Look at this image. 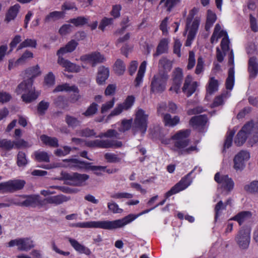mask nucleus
I'll return each mask as SVG.
<instances>
[{"label": "nucleus", "mask_w": 258, "mask_h": 258, "mask_svg": "<svg viewBox=\"0 0 258 258\" xmlns=\"http://www.w3.org/2000/svg\"><path fill=\"white\" fill-rule=\"evenodd\" d=\"M134 218L131 215L114 221H98L79 222L75 224V226L80 228H96L106 230H113L121 228L130 222Z\"/></svg>", "instance_id": "nucleus-1"}, {"label": "nucleus", "mask_w": 258, "mask_h": 258, "mask_svg": "<svg viewBox=\"0 0 258 258\" xmlns=\"http://www.w3.org/2000/svg\"><path fill=\"white\" fill-rule=\"evenodd\" d=\"M190 131L189 130L181 131L175 134L172 139L175 140L174 142V151L179 155L190 154L194 151H198L196 146H190L187 148L189 141L187 138L189 135Z\"/></svg>", "instance_id": "nucleus-2"}, {"label": "nucleus", "mask_w": 258, "mask_h": 258, "mask_svg": "<svg viewBox=\"0 0 258 258\" xmlns=\"http://www.w3.org/2000/svg\"><path fill=\"white\" fill-rule=\"evenodd\" d=\"M18 94H22L21 98L26 103L35 100L39 96L40 92L36 91L33 87L32 79H28L21 82L16 89Z\"/></svg>", "instance_id": "nucleus-3"}, {"label": "nucleus", "mask_w": 258, "mask_h": 258, "mask_svg": "<svg viewBox=\"0 0 258 258\" xmlns=\"http://www.w3.org/2000/svg\"><path fill=\"white\" fill-rule=\"evenodd\" d=\"M8 202V203H2L3 205H7L4 206V208L9 207L12 205L23 207H35L40 204L39 197L36 195H21L9 199Z\"/></svg>", "instance_id": "nucleus-4"}, {"label": "nucleus", "mask_w": 258, "mask_h": 258, "mask_svg": "<svg viewBox=\"0 0 258 258\" xmlns=\"http://www.w3.org/2000/svg\"><path fill=\"white\" fill-rule=\"evenodd\" d=\"M196 12L197 10L195 8H194L190 11L186 19L185 30L183 34L185 35L187 31H188L187 38L185 43V45L186 46H189L191 45L192 41L195 38L198 31L199 25V22L198 20H195L192 22L191 25H190Z\"/></svg>", "instance_id": "nucleus-5"}, {"label": "nucleus", "mask_w": 258, "mask_h": 258, "mask_svg": "<svg viewBox=\"0 0 258 258\" xmlns=\"http://www.w3.org/2000/svg\"><path fill=\"white\" fill-rule=\"evenodd\" d=\"M148 116L149 114H147L145 111L141 108H138L133 125L134 134L137 132H140L142 134L146 133L148 126Z\"/></svg>", "instance_id": "nucleus-6"}, {"label": "nucleus", "mask_w": 258, "mask_h": 258, "mask_svg": "<svg viewBox=\"0 0 258 258\" xmlns=\"http://www.w3.org/2000/svg\"><path fill=\"white\" fill-rule=\"evenodd\" d=\"M214 179L218 183V189L224 196L228 195L234 188V182L227 175H221L217 172Z\"/></svg>", "instance_id": "nucleus-7"}, {"label": "nucleus", "mask_w": 258, "mask_h": 258, "mask_svg": "<svg viewBox=\"0 0 258 258\" xmlns=\"http://www.w3.org/2000/svg\"><path fill=\"white\" fill-rule=\"evenodd\" d=\"M255 127H258V123L253 126L252 122H248L245 124L237 134L234 143L237 146L242 145L246 141L248 136L250 134H255Z\"/></svg>", "instance_id": "nucleus-8"}, {"label": "nucleus", "mask_w": 258, "mask_h": 258, "mask_svg": "<svg viewBox=\"0 0 258 258\" xmlns=\"http://www.w3.org/2000/svg\"><path fill=\"white\" fill-rule=\"evenodd\" d=\"M169 78L168 75L158 74L154 76L151 82V92L154 93H161L166 89V82Z\"/></svg>", "instance_id": "nucleus-9"}, {"label": "nucleus", "mask_w": 258, "mask_h": 258, "mask_svg": "<svg viewBox=\"0 0 258 258\" xmlns=\"http://www.w3.org/2000/svg\"><path fill=\"white\" fill-rule=\"evenodd\" d=\"M235 241L240 249H247L250 241V229L241 227L235 237Z\"/></svg>", "instance_id": "nucleus-10"}, {"label": "nucleus", "mask_w": 258, "mask_h": 258, "mask_svg": "<svg viewBox=\"0 0 258 258\" xmlns=\"http://www.w3.org/2000/svg\"><path fill=\"white\" fill-rule=\"evenodd\" d=\"M87 147L91 148H118L122 146V142L116 140H95L89 141L85 143Z\"/></svg>", "instance_id": "nucleus-11"}, {"label": "nucleus", "mask_w": 258, "mask_h": 258, "mask_svg": "<svg viewBox=\"0 0 258 258\" xmlns=\"http://www.w3.org/2000/svg\"><path fill=\"white\" fill-rule=\"evenodd\" d=\"M196 168V167H195L191 172L188 173L185 176L182 177L178 182L172 187V188L165 194V198L167 199L172 195L178 193V192L186 188L192 182V179L190 177V176L195 170Z\"/></svg>", "instance_id": "nucleus-12"}, {"label": "nucleus", "mask_w": 258, "mask_h": 258, "mask_svg": "<svg viewBox=\"0 0 258 258\" xmlns=\"http://www.w3.org/2000/svg\"><path fill=\"white\" fill-rule=\"evenodd\" d=\"M25 181L23 180H10L0 183L1 193H12L23 188Z\"/></svg>", "instance_id": "nucleus-13"}, {"label": "nucleus", "mask_w": 258, "mask_h": 258, "mask_svg": "<svg viewBox=\"0 0 258 258\" xmlns=\"http://www.w3.org/2000/svg\"><path fill=\"white\" fill-rule=\"evenodd\" d=\"M9 247L17 246L20 251H28L34 247L33 241L29 238H20L11 240L8 243Z\"/></svg>", "instance_id": "nucleus-14"}, {"label": "nucleus", "mask_w": 258, "mask_h": 258, "mask_svg": "<svg viewBox=\"0 0 258 258\" xmlns=\"http://www.w3.org/2000/svg\"><path fill=\"white\" fill-rule=\"evenodd\" d=\"M80 59L82 61L91 63L92 67H94L97 64L103 62L105 60V58L100 52L95 51L82 55Z\"/></svg>", "instance_id": "nucleus-15"}, {"label": "nucleus", "mask_w": 258, "mask_h": 258, "mask_svg": "<svg viewBox=\"0 0 258 258\" xmlns=\"http://www.w3.org/2000/svg\"><path fill=\"white\" fill-rule=\"evenodd\" d=\"M250 158L249 153L247 151L241 150L234 157L233 159L234 168L236 170H241L245 167V162Z\"/></svg>", "instance_id": "nucleus-16"}, {"label": "nucleus", "mask_w": 258, "mask_h": 258, "mask_svg": "<svg viewBox=\"0 0 258 258\" xmlns=\"http://www.w3.org/2000/svg\"><path fill=\"white\" fill-rule=\"evenodd\" d=\"M71 162L74 164H75V167H76L79 168H88L90 170L94 171V173L97 175H101L102 172H105V169L106 168V166H89L88 167L89 165H90V163H86L84 161H81L77 159H71Z\"/></svg>", "instance_id": "nucleus-17"}, {"label": "nucleus", "mask_w": 258, "mask_h": 258, "mask_svg": "<svg viewBox=\"0 0 258 258\" xmlns=\"http://www.w3.org/2000/svg\"><path fill=\"white\" fill-rule=\"evenodd\" d=\"M135 102V97L133 96H128L124 102L118 104L109 114L108 118L119 114L123 110H127L130 108L134 104Z\"/></svg>", "instance_id": "nucleus-18"}, {"label": "nucleus", "mask_w": 258, "mask_h": 258, "mask_svg": "<svg viewBox=\"0 0 258 258\" xmlns=\"http://www.w3.org/2000/svg\"><path fill=\"white\" fill-rule=\"evenodd\" d=\"M89 178V176L86 174L73 173L67 175V179L71 182V184L76 186H82L84 183Z\"/></svg>", "instance_id": "nucleus-19"}, {"label": "nucleus", "mask_w": 258, "mask_h": 258, "mask_svg": "<svg viewBox=\"0 0 258 258\" xmlns=\"http://www.w3.org/2000/svg\"><path fill=\"white\" fill-rule=\"evenodd\" d=\"M192 81V77L188 75L186 77L183 86L182 87V91L186 94L187 97L190 96L196 90L198 86L197 82Z\"/></svg>", "instance_id": "nucleus-20"}, {"label": "nucleus", "mask_w": 258, "mask_h": 258, "mask_svg": "<svg viewBox=\"0 0 258 258\" xmlns=\"http://www.w3.org/2000/svg\"><path fill=\"white\" fill-rule=\"evenodd\" d=\"M57 62L63 68H65L66 70L68 72L78 73L81 71L80 66L73 63L68 60L64 59L61 56H59L58 57Z\"/></svg>", "instance_id": "nucleus-21"}, {"label": "nucleus", "mask_w": 258, "mask_h": 258, "mask_svg": "<svg viewBox=\"0 0 258 258\" xmlns=\"http://www.w3.org/2000/svg\"><path fill=\"white\" fill-rule=\"evenodd\" d=\"M172 61L168 59L167 57H161L158 63V68L159 74H165L168 75L172 68Z\"/></svg>", "instance_id": "nucleus-22"}, {"label": "nucleus", "mask_w": 258, "mask_h": 258, "mask_svg": "<svg viewBox=\"0 0 258 258\" xmlns=\"http://www.w3.org/2000/svg\"><path fill=\"white\" fill-rule=\"evenodd\" d=\"M109 76V70L103 66H100L98 69L96 78L97 83L99 85H103Z\"/></svg>", "instance_id": "nucleus-23"}, {"label": "nucleus", "mask_w": 258, "mask_h": 258, "mask_svg": "<svg viewBox=\"0 0 258 258\" xmlns=\"http://www.w3.org/2000/svg\"><path fill=\"white\" fill-rule=\"evenodd\" d=\"M248 71L249 77L251 79H254L258 74V62L256 58L251 57L248 60Z\"/></svg>", "instance_id": "nucleus-24"}, {"label": "nucleus", "mask_w": 258, "mask_h": 258, "mask_svg": "<svg viewBox=\"0 0 258 258\" xmlns=\"http://www.w3.org/2000/svg\"><path fill=\"white\" fill-rule=\"evenodd\" d=\"M78 43L74 40L69 41L65 46L61 47L57 51V55L58 57L61 56L64 54L73 52L77 47Z\"/></svg>", "instance_id": "nucleus-25"}, {"label": "nucleus", "mask_w": 258, "mask_h": 258, "mask_svg": "<svg viewBox=\"0 0 258 258\" xmlns=\"http://www.w3.org/2000/svg\"><path fill=\"white\" fill-rule=\"evenodd\" d=\"M207 120V116L206 115L195 116L190 119L189 124L194 127H197L205 125Z\"/></svg>", "instance_id": "nucleus-26"}, {"label": "nucleus", "mask_w": 258, "mask_h": 258, "mask_svg": "<svg viewBox=\"0 0 258 258\" xmlns=\"http://www.w3.org/2000/svg\"><path fill=\"white\" fill-rule=\"evenodd\" d=\"M251 213L249 211H242L238 213L235 216L231 218L230 220L237 221L239 225H242L244 222L250 219L251 217Z\"/></svg>", "instance_id": "nucleus-27"}, {"label": "nucleus", "mask_w": 258, "mask_h": 258, "mask_svg": "<svg viewBox=\"0 0 258 258\" xmlns=\"http://www.w3.org/2000/svg\"><path fill=\"white\" fill-rule=\"evenodd\" d=\"M218 81L217 80L215 79L214 77L210 78L206 87V98L208 97L209 95H212L218 90Z\"/></svg>", "instance_id": "nucleus-28"}, {"label": "nucleus", "mask_w": 258, "mask_h": 258, "mask_svg": "<svg viewBox=\"0 0 258 258\" xmlns=\"http://www.w3.org/2000/svg\"><path fill=\"white\" fill-rule=\"evenodd\" d=\"M64 12L63 11H53L49 13L45 18V23L54 22L64 17Z\"/></svg>", "instance_id": "nucleus-29"}, {"label": "nucleus", "mask_w": 258, "mask_h": 258, "mask_svg": "<svg viewBox=\"0 0 258 258\" xmlns=\"http://www.w3.org/2000/svg\"><path fill=\"white\" fill-rule=\"evenodd\" d=\"M69 241L70 242L71 245L74 248V249L79 251L80 253H83L86 255H90L91 253L90 250L84 246V245L79 243L76 240L72 239L71 238H69Z\"/></svg>", "instance_id": "nucleus-30"}, {"label": "nucleus", "mask_w": 258, "mask_h": 258, "mask_svg": "<svg viewBox=\"0 0 258 258\" xmlns=\"http://www.w3.org/2000/svg\"><path fill=\"white\" fill-rule=\"evenodd\" d=\"M70 200V198L62 195H57L50 197L45 199L46 202L48 204H53L55 205H60L63 202H67Z\"/></svg>", "instance_id": "nucleus-31"}, {"label": "nucleus", "mask_w": 258, "mask_h": 258, "mask_svg": "<svg viewBox=\"0 0 258 258\" xmlns=\"http://www.w3.org/2000/svg\"><path fill=\"white\" fill-rule=\"evenodd\" d=\"M163 122L165 126H174L177 124L180 120L178 116H174L172 117L170 114L166 113L163 117Z\"/></svg>", "instance_id": "nucleus-32"}, {"label": "nucleus", "mask_w": 258, "mask_h": 258, "mask_svg": "<svg viewBox=\"0 0 258 258\" xmlns=\"http://www.w3.org/2000/svg\"><path fill=\"white\" fill-rule=\"evenodd\" d=\"M33 57V53L28 50H26L21 57L15 61V66L24 64Z\"/></svg>", "instance_id": "nucleus-33"}, {"label": "nucleus", "mask_w": 258, "mask_h": 258, "mask_svg": "<svg viewBox=\"0 0 258 258\" xmlns=\"http://www.w3.org/2000/svg\"><path fill=\"white\" fill-rule=\"evenodd\" d=\"M168 41L167 39H162L159 43L156 52L153 54L154 57L159 56V55L165 53L168 49Z\"/></svg>", "instance_id": "nucleus-34"}, {"label": "nucleus", "mask_w": 258, "mask_h": 258, "mask_svg": "<svg viewBox=\"0 0 258 258\" xmlns=\"http://www.w3.org/2000/svg\"><path fill=\"white\" fill-rule=\"evenodd\" d=\"M89 17L79 16L76 18L71 19L69 22L74 24L76 27H81L88 24Z\"/></svg>", "instance_id": "nucleus-35"}, {"label": "nucleus", "mask_w": 258, "mask_h": 258, "mask_svg": "<svg viewBox=\"0 0 258 258\" xmlns=\"http://www.w3.org/2000/svg\"><path fill=\"white\" fill-rule=\"evenodd\" d=\"M37 46V41L34 39L27 38L21 42L18 46L17 50L18 51L22 48L26 47L36 48Z\"/></svg>", "instance_id": "nucleus-36"}, {"label": "nucleus", "mask_w": 258, "mask_h": 258, "mask_svg": "<svg viewBox=\"0 0 258 258\" xmlns=\"http://www.w3.org/2000/svg\"><path fill=\"white\" fill-rule=\"evenodd\" d=\"M40 139L42 142L46 145H48L53 147H57L58 146V140L56 138H52L43 135L41 136Z\"/></svg>", "instance_id": "nucleus-37"}, {"label": "nucleus", "mask_w": 258, "mask_h": 258, "mask_svg": "<svg viewBox=\"0 0 258 258\" xmlns=\"http://www.w3.org/2000/svg\"><path fill=\"white\" fill-rule=\"evenodd\" d=\"M73 91L77 92L78 88L75 86H70L68 84H63L61 85H57L55 88L53 90V93H56L61 91Z\"/></svg>", "instance_id": "nucleus-38"}, {"label": "nucleus", "mask_w": 258, "mask_h": 258, "mask_svg": "<svg viewBox=\"0 0 258 258\" xmlns=\"http://www.w3.org/2000/svg\"><path fill=\"white\" fill-rule=\"evenodd\" d=\"M125 65L123 61L120 59H117L115 61L113 67L115 74L118 75H122L125 72Z\"/></svg>", "instance_id": "nucleus-39"}, {"label": "nucleus", "mask_w": 258, "mask_h": 258, "mask_svg": "<svg viewBox=\"0 0 258 258\" xmlns=\"http://www.w3.org/2000/svg\"><path fill=\"white\" fill-rule=\"evenodd\" d=\"M216 20V15L211 11L208 10L207 13V21L205 25V29L207 31H209L211 27Z\"/></svg>", "instance_id": "nucleus-40"}, {"label": "nucleus", "mask_w": 258, "mask_h": 258, "mask_svg": "<svg viewBox=\"0 0 258 258\" xmlns=\"http://www.w3.org/2000/svg\"><path fill=\"white\" fill-rule=\"evenodd\" d=\"M26 73L28 75V79H32L33 81V79L41 74L40 68L37 64L35 66L28 68L26 70Z\"/></svg>", "instance_id": "nucleus-41"}, {"label": "nucleus", "mask_w": 258, "mask_h": 258, "mask_svg": "<svg viewBox=\"0 0 258 258\" xmlns=\"http://www.w3.org/2000/svg\"><path fill=\"white\" fill-rule=\"evenodd\" d=\"M35 159L38 162H49V156L44 151H35L34 153Z\"/></svg>", "instance_id": "nucleus-42"}, {"label": "nucleus", "mask_w": 258, "mask_h": 258, "mask_svg": "<svg viewBox=\"0 0 258 258\" xmlns=\"http://www.w3.org/2000/svg\"><path fill=\"white\" fill-rule=\"evenodd\" d=\"M20 6L18 4L11 7L6 15V20L8 22L15 19L19 11Z\"/></svg>", "instance_id": "nucleus-43"}, {"label": "nucleus", "mask_w": 258, "mask_h": 258, "mask_svg": "<svg viewBox=\"0 0 258 258\" xmlns=\"http://www.w3.org/2000/svg\"><path fill=\"white\" fill-rule=\"evenodd\" d=\"M234 83V68L231 67L228 71V76L226 81V87L227 89L231 90Z\"/></svg>", "instance_id": "nucleus-44"}, {"label": "nucleus", "mask_w": 258, "mask_h": 258, "mask_svg": "<svg viewBox=\"0 0 258 258\" xmlns=\"http://www.w3.org/2000/svg\"><path fill=\"white\" fill-rule=\"evenodd\" d=\"M28 162L26 154L22 151H19L17 157V165L19 167H24L27 165Z\"/></svg>", "instance_id": "nucleus-45"}, {"label": "nucleus", "mask_w": 258, "mask_h": 258, "mask_svg": "<svg viewBox=\"0 0 258 258\" xmlns=\"http://www.w3.org/2000/svg\"><path fill=\"white\" fill-rule=\"evenodd\" d=\"M183 78V73L182 70L179 68H177L172 72V80L174 83L181 84Z\"/></svg>", "instance_id": "nucleus-46"}, {"label": "nucleus", "mask_w": 258, "mask_h": 258, "mask_svg": "<svg viewBox=\"0 0 258 258\" xmlns=\"http://www.w3.org/2000/svg\"><path fill=\"white\" fill-rule=\"evenodd\" d=\"M14 148L13 141L7 139L0 140V149L10 151Z\"/></svg>", "instance_id": "nucleus-47"}, {"label": "nucleus", "mask_w": 258, "mask_h": 258, "mask_svg": "<svg viewBox=\"0 0 258 258\" xmlns=\"http://www.w3.org/2000/svg\"><path fill=\"white\" fill-rule=\"evenodd\" d=\"M65 121L69 127L75 128L80 124L78 119L69 114H67L65 117Z\"/></svg>", "instance_id": "nucleus-48"}, {"label": "nucleus", "mask_w": 258, "mask_h": 258, "mask_svg": "<svg viewBox=\"0 0 258 258\" xmlns=\"http://www.w3.org/2000/svg\"><path fill=\"white\" fill-rule=\"evenodd\" d=\"M225 209H226V205L224 204L222 201L220 200L215 205L214 208L215 221H217L219 217L221 215L222 211Z\"/></svg>", "instance_id": "nucleus-49"}, {"label": "nucleus", "mask_w": 258, "mask_h": 258, "mask_svg": "<svg viewBox=\"0 0 258 258\" xmlns=\"http://www.w3.org/2000/svg\"><path fill=\"white\" fill-rule=\"evenodd\" d=\"M244 189L245 191L250 193H258V181L254 180L246 184Z\"/></svg>", "instance_id": "nucleus-50"}, {"label": "nucleus", "mask_w": 258, "mask_h": 258, "mask_svg": "<svg viewBox=\"0 0 258 258\" xmlns=\"http://www.w3.org/2000/svg\"><path fill=\"white\" fill-rule=\"evenodd\" d=\"M234 134L235 132L233 131H230L227 133L224 144L223 152H224L226 149H228L231 146L233 137L234 135Z\"/></svg>", "instance_id": "nucleus-51"}, {"label": "nucleus", "mask_w": 258, "mask_h": 258, "mask_svg": "<svg viewBox=\"0 0 258 258\" xmlns=\"http://www.w3.org/2000/svg\"><path fill=\"white\" fill-rule=\"evenodd\" d=\"M49 106V103L44 100L40 101L37 108V113L39 115H43L45 113Z\"/></svg>", "instance_id": "nucleus-52"}, {"label": "nucleus", "mask_w": 258, "mask_h": 258, "mask_svg": "<svg viewBox=\"0 0 258 258\" xmlns=\"http://www.w3.org/2000/svg\"><path fill=\"white\" fill-rule=\"evenodd\" d=\"M14 148L20 149L22 148H29L32 145L29 144L27 141H25L23 139H16L13 141Z\"/></svg>", "instance_id": "nucleus-53"}, {"label": "nucleus", "mask_w": 258, "mask_h": 258, "mask_svg": "<svg viewBox=\"0 0 258 258\" xmlns=\"http://www.w3.org/2000/svg\"><path fill=\"white\" fill-rule=\"evenodd\" d=\"M179 2L180 0H161L160 4L164 3V6L166 8V10L170 12Z\"/></svg>", "instance_id": "nucleus-54"}, {"label": "nucleus", "mask_w": 258, "mask_h": 258, "mask_svg": "<svg viewBox=\"0 0 258 258\" xmlns=\"http://www.w3.org/2000/svg\"><path fill=\"white\" fill-rule=\"evenodd\" d=\"M97 107L98 105L96 103H92L83 114L86 116H92L96 113L98 109Z\"/></svg>", "instance_id": "nucleus-55"}, {"label": "nucleus", "mask_w": 258, "mask_h": 258, "mask_svg": "<svg viewBox=\"0 0 258 258\" xmlns=\"http://www.w3.org/2000/svg\"><path fill=\"white\" fill-rule=\"evenodd\" d=\"M110 197L115 199H131L133 195L128 192H116L111 194Z\"/></svg>", "instance_id": "nucleus-56"}, {"label": "nucleus", "mask_w": 258, "mask_h": 258, "mask_svg": "<svg viewBox=\"0 0 258 258\" xmlns=\"http://www.w3.org/2000/svg\"><path fill=\"white\" fill-rule=\"evenodd\" d=\"M107 207L109 211L113 213H121L122 209L119 208L118 205L114 202L108 203Z\"/></svg>", "instance_id": "nucleus-57"}, {"label": "nucleus", "mask_w": 258, "mask_h": 258, "mask_svg": "<svg viewBox=\"0 0 258 258\" xmlns=\"http://www.w3.org/2000/svg\"><path fill=\"white\" fill-rule=\"evenodd\" d=\"M80 136L84 137H90L92 136H95L96 133L94 130H91L89 128L80 130L79 132Z\"/></svg>", "instance_id": "nucleus-58"}, {"label": "nucleus", "mask_w": 258, "mask_h": 258, "mask_svg": "<svg viewBox=\"0 0 258 258\" xmlns=\"http://www.w3.org/2000/svg\"><path fill=\"white\" fill-rule=\"evenodd\" d=\"M105 159L110 163H115L119 161L120 159L117 157V155L111 153H107L104 155Z\"/></svg>", "instance_id": "nucleus-59"}, {"label": "nucleus", "mask_w": 258, "mask_h": 258, "mask_svg": "<svg viewBox=\"0 0 258 258\" xmlns=\"http://www.w3.org/2000/svg\"><path fill=\"white\" fill-rule=\"evenodd\" d=\"M114 98H113L111 100L103 104L101 108V112L104 113L107 112L109 109L112 108L114 104Z\"/></svg>", "instance_id": "nucleus-60"}, {"label": "nucleus", "mask_w": 258, "mask_h": 258, "mask_svg": "<svg viewBox=\"0 0 258 258\" xmlns=\"http://www.w3.org/2000/svg\"><path fill=\"white\" fill-rule=\"evenodd\" d=\"M226 97L225 94H222L221 95L215 97L213 103L212 105L213 107H217L220 105H222L224 103V98Z\"/></svg>", "instance_id": "nucleus-61"}, {"label": "nucleus", "mask_w": 258, "mask_h": 258, "mask_svg": "<svg viewBox=\"0 0 258 258\" xmlns=\"http://www.w3.org/2000/svg\"><path fill=\"white\" fill-rule=\"evenodd\" d=\"M21 41V36L19 35H17L15 36L10 44V49L9 51V52H8V53H10V52H11L13 51V49L15 47H16V46L17 45V44H19V43H20Z\"/></svg>", "instance_id": "nucleus-62"}, {"label": "nucleus", "mask_w": 258, "mask_h": 258, "mask_svg": "<svg viewBox=\"0 0 258 258\" xmlns=\"http://www.w3.org/2000/svg\"><path fill=\"white\" fill-rule=\"evenodd\" d=\"M113 22V18H104L102 20L101 22H100V24L99 26V28L101 30L104 31L105 28L106 26L112 24Z\"/></svg>", "instance_id": "nucleus-63"}, {"label": "nucleus", "mask_w": 258, "mask_h": 258, "mask_svg": "<svg viewBox=\"0 0 258 258\" xmlns=\"http://www.w3.org/2000/svg\"><path fill=\"white\" fill-rule=\"evenodd\" d=\"M44 82L48 86H52L55 82V77L52 72H49L45 77Z\"/></svg>", "instance_id": "nucleus-64"}]
</instances>
